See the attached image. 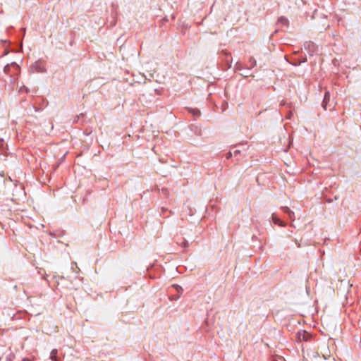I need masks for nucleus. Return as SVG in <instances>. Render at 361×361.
Wrapping results in <instances>:
<instances>
[{
  "instance_id": "nucleus-1",
  "label": "nucleus",
  "mask_w": 361,
  "mask_h": 361,
  "mask_svg": "<svg viewBox=\"0 0 361 361\" xmlns=\"http://www.w3.org/2000/svg\"><path fill=\"white\" fill-rule=\"evenodd\" d=\"M32 73H44L46 71L45 63L42 61H37L30 68Z\"/></svg>"
},
{
  "instance_id": "nucleus-2",
  "label": "nucleus",
  "mask_w": 361,
  "mask_h": 361,
  "mask_svg": "<svg viewBox=\"0 0 361 361\" xmlns=\"http://www.w3.org/2000/svg\"><path fill=\"white\" fill-rule=\"evenodd\" d=\"M11 68H15L16 71H18L20 70V66L16 62H12L11 63L5 66L4 72L6 74L10 75L11 78H12L13 75H11Z\"/></svg>"
},
{
  "instance_id": "nucleus-3",
  "label": "nucleus",
  "mask_w": 361,
  "mask_h": 361,
  "mask_svg": "<svg viewBox=\"0 0 361 361\" xmlns=\"http://www.w3.org/2000/svg\"><path fill=\"white\" fill-rule=\"evenodd\" d=\"M304 48L307 50L310 55H312L315 51L316 46L313 42H307L304 44Z\"/></svg>"
},
{
  "instance_id": "nucleus-4",
  "label": "nucleus",
  "mask_w": 361,
  "mask_h": 361,
  "mask_svg": "<svg viewBox=\"0 0 361 361\" xmlns=\"http://www.w3.org/2000/svg\"><path fill=\"white\" fill-rule=\"evenodd\" d=\"M277 25L279 27H288V25H289V21H288V18H286V17L281 16L278 19Z\"/></svg>"
},
{
  "instance_id": "nucleus-5",
  "label": "nucleus",
  "mask_w": 361,
  "mask_h": 361,
  "mask_svg": "<svg viewBox=\"0 0 361 361\" xmlns=\"http://www.w3.org/2000/svg\"><path fill=\"white\" fill-rule=\"evenodd\" d=\"M271 219L274 224L279 225L281 227H286L287 225L286 223L281 220L280 218H279L275 214H272Z\"/></svg>"
},
{
  "instance_id": "nucleus-6",
  "label": "nucleus",
  "mask_w": 361,
  "mask_h": 361,
  "mask_svg": "<svg viewBox=\"0 0 361 361\" xmlns=\"http://www.w3.org/2000/svg\"><path fill=\"white\" fill-rule=\"evenodd\" d=\"M330 99H331L330 93H329V92L327 91L324 94V99L322 102V106L324 109H327V106L330 102Z\"/></svg>"
},
{
  "instance_id": "nucleus-7",
  "label": "nucleus",
  "mask_w": 361,
  "mask_h": 361,
  "mask_svg": "<svg viewBox=\"0 0 361 361\" xmlns=\"http://www.w3.org/2000/svg\"><path fill=\"white\" fill-rule=\"evenodd\" d=\"M298 338L300 340H302V341H308V339L310 338V334H309L308 333H307L306 331H303V332H298Z\"/></svg>"
},
{
  "instance_id": "nucleus-8",
  "label": "nucleus",
  "mask_w": 361,
  "mask_h": 361,
  "mask_svg": "<svg viewBox=\"0 0 361 361\" xmlns=\"http://www.w3.org/2000/svg\"><path fill=\"white\" fill-rule=\"evenodd\" d=\"M58 350L56 349H54L51 350L50 353V359L52 361H61V358L58 357Z\"/></svg>"
},
{
  "instance_id": "nucleus-9",
  "label": "nucleus",
  "mask_w": 361,
  "mask_h": 361,
  "mask_svg": "<svg viewBox=\"0 0 361 361\" xmlns=\"http://www.w3.org/2000/svg\"><path fill=\"white\" fill-rule=\"evenodd\" d=\"M257 65V61L253 57H250L248 61V68H252Z\"/></svg>"
},
{
  "instance_id": "nucleus-10",
  "label": "nucleus",
  "mask_w": 361,
  "mask_h": 361,
  "mask_svg": "<svg viewBox=\"0 0 361 361\" xmlns=\"http://www.w3.org/2000/svg\"><path fill=\"white\" fill-rule=\"evenodd\" d=\"M306 61H307L306 58H302V59L295 60L294 62H290V63H292L293 66H296L300 65L302 63L306 62Z\"/></svg>"
},
{
  "instance_id": "nucleus-11",
  "label": "nucleus",
  "mask_w": 361,
  "mask_h": 361,
  "mask_svg": "<svg viewBox=\"0 0 361 361\" xmlns=\"http://www.w3.org/2000/svg\"><path fill=\"white\" fill-rule=\"evenodd\" d=\"M183 249L187 248L189 246V243L187 240L183 239V240L180 243H177Z\"/></svg>"
},
{
  "instance_id": "nucleus-12",
  "label": "nucleus",
  "mask_w": 361,
  "mask_h": 361,
  "mask_svg": "<svg viewBox=\"0 0 361 361\" xmlns=\"http://www.w3.org/2000/svg\"><path fill=\"white\" fill-rule=\"evenodd\" d=\"M20 73V70L18 71H16L15 68H11V75H13V79L12 80L13 82H15V78L16 76H18Z\"/></svg>"
},
{
  "instance_id": "nucleus-13",
  "label": "nucleus",
  "mask_w": 361,
  "mask_h": 361,
  "mask_svg": "<svg viewBox=\"0 0 361 361\" xmlns=\"http://www.w3.org/2000/svg\"><path fill=\"white\" fill-rule=\"evenodd\" d=\"M287 215L290 221H293L295 220V213L292 210Z\"/></svg>"
},
{
  "instance_id": "nucleus-14",
  "label": "nucleus",
  "mask_w": 361,
  "mask_h": 361,
  "mask_svg": "<svg viewBox=\"0 0 361 361\" xmlns=\"http://www.w3.org/2000/svg\"><path fill=\"white\" fill-rule=\"evenodd\" d=\"M173 287L178 293L181 294L183 293V290L180 286L176 284L173 285Z\"/></svg>"
},
{
  "instance_id": "nucleus-15",
  "label": "nucleus",
  "mask_w": 361,
  "mask_h": 361,
  "mask_svg": "<svg viewBox=\"0 0 361 361\" xmlns=\"http://www.w3.org/2000/svg\"><path fill=\"white\" fill-rule=\"evenodd\" d=\"M281 209L283 211V213H285L286 214H288L289 213V212L291 211V209L290 208H288V207H281Z\"/></svg>"
},
{
  "instance_id": "nucleus-16",
  "label": "nucleus",
  "mask_w": 361,
  "mask_h": 361,
  "mask_svg": "<svg viewBox=\"0 0 361 361\" xmlns=\"http://www.w3.org/2000/svg\"><path fill=\"white\" fill-rule=\"evenodd\" d=\"M192 113L193 116L195 117H198L200 116V111L198 109H193L192 111Z\"/></svg>"
},
{
  "instance_id": "nucleus-17",
  "label": "nucleus",
  "mask_w": 361,
  "mask_h": 361,
  "mask_svg": "<svg viewBox=\"0 0 361 361\" xmlns=\"http://www.w3.org/2000/svg\"><path fill=\"white\" fill-rule=\"evenodd\" d=\"M4 140L0 138V149H2L4 146Z\"/></svg>"
},
{
  "instance_id": "nucleus-18",
  "label": "nucleus",
  "mask_w": 361,
  "mask_h": 361,
  "mask_svg": "<svg viewBox=\"0 0 361 361\" xmlns=\"http://www.w3.org/2000/svg\"><path fill=\"white\" fill-rule=\"evenodd\" d=\"M232 156H233V153H232L231 152H228V153L226 154V159H230Z\"/></svg>"
},
{
  "instance_id": "nucleus-19",
  "label": "nucleus",
  "mask_w": 361,
  "mask_h": 361,
  "mask_svg": "<svg viewBox=\"0 0 361 361\" xmlns=\"http://www.w3.org/2000/svg\"><path fill=\"white\" fill-rule=\"evenodd\" d=\"M24 90L26 91V92H28V90H27V88L25 86H22V87L20 88L19 92H22V91H23V90Z\"/></svg>"
},
{
  "instance_id": "nucleus-20",
  "label": "nucleus",
  "mask_w": 361,
  "mask_h": 361,
  "mask_svg": "<svg viewBox=\"0 0 361 361\" xmlns=\"http://www.w3.org/2000/svg\"><path fill=\"white\" fill-rule=\"evenodd\" d=\"M222 53L225 55V56L227 58V57H231V54L230 53H228L226 52V51H222Z\"/></svg>"
},
{
  "instance_id": "nucleus-21",
  "label": "nucleus",
  "mask_w": 361,
  "mask_h": 361,
  "mask_svg": "<svg viewBox=\"0 0 361 361\" xmlns=\"http://www.w3.org/2000/svg\"><path fill=\"white\" fill-rule=\"evenodd\" d=\"M235 68L237 70H241L243 68L242 65L240 63H237L235 66Z\"/></svg>"
},
{
  "instance_id": "nucleus-22",
  "label": "nucleus",
  "mask_w": 361,
  "mask_h": 361,
  "mask_svg": "<svg viewBox=\"0 0 361 361\" xmlns=\"http://www.w3.org/2000/svg\"><path fill=\"white\" fill-rule=\"evenodd\" d=\"M240 153V150H238V149H235V150L233 152V154H234V156H235H235H237V155H238Z\"/></svg>"
},
{
  "instance_id": "nucleus-23",
  "label": "nucleus",
  "mask_w": 361,
  "mask_h": 361,
  "mask_svg": "<svg viewBox=\"0 0 361 361\" xmlns=\"http://www.w3.org/2000/svg\"><path fill=\"white\" fill-rule=\"evenodd\" d=\"M274 361H284V359L281 357L279 358V360H274Z\"/></svg>"
}]
</instances>
